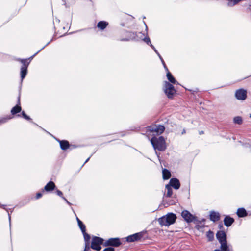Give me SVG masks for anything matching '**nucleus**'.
I'll return each mask as SVG.
<instances>
[{
    "mask_svg": "<svg viewBox=\"0 0 251 251\" xmlns=\"http://www.w3.org/2000/svg\"><path fill=\"white\" fill-rule=\"evenodd\" d=\"M120 244L121 243L118 238H110L104 243L105 246H114L116 247L119 246Z\"/></svg>",
    "mask_w": 251,
    "mask_h": 251,
    "instance_id": "nucleus-11",
    "label": "nucleus"
},
{
    "mask_svg": "<svg viewBox=\"0 0 251 251\" xmlns=\"http://www.w3.org/2000/svg\"><path fill=\"white\" fill-rule=\"evenodd\" d=\"M206 236L209 241H211L214 238V233L211 231H209L206 233Z\"/></svg>",
    "mask_w": 251,
    "mask_h": 251,
    "instance_id": "nucleus-26",
    "label": "nucleus"
},
{
    "mask_svg": "<svg viewBox=\"0 0 251 251\" xmlns=\"http://www.w3.org/2000/svg\"><path fill=\"white\" fill-rule=\"evenodd\" d=\"M42 196V194L41 193H37L36 195L37 199L40 198Z\"/></svg>",
    "mask_w": 251,
    "mask_h": 251,
    "instance_id": "nucleus-33",
    "label": "nucleus"
},
{
    "mask_svg": "<svg viewBox=\"0 0 251 251\" xmlns=\"http://www.w3.org/2000/svg\"><path fill=\"white\" fill-rule=\"evenodd\" d=\"M167 77L170 82L174 84H175L176 82L175 78L169 72L167 74Z\"/></svg>",
    "mask_w": 251,
    "mask_h": 251,
    "instance_id": "nucleus-23",
    "label": "nucleus"
},
{
    "mask_svg": "<svg viewBox=\"0 0 251 251\" xmlns=\"http://www.w3.org/2000/svg\"><path fill=\"white\" fill-rule=\"evenodd\" d=\"M164 92L168 98H171L175 93L176 91L174 87L172 84L166 81L164 84Z\"/></svg>",
    "mask_w": 251,
    "mask_h": 251,
    "instance_id": "nucleus-5",
    "label": "nucleus"
},
{
    "mask_svg": "<svg viewBox=\"0 0 251 251\" xmlns=\"http://www.w3.org/2000/svg\"><path fill=\"white\" fill-rule=\"evenodd\" d=\"M141 235L140 233H136L132 235L129 236L126 238V240L128 242H133L140 239Z\"/></svg>",
    "mask_w": 251,
    "mask_h": 251,
    "instance_id": "nucleus-14",
    "label": "nucleus"
},
{
    "mask_svg": "<svg viewBox=\"0 0 251 251\" xmlns=\"http://www.w3.org/2000/svg\"><path fill=\"white\" fill-rule=\"evenodd\" d=\"M24 63V66L22 67L21 70L22 79H23L26 75L27 67L25 66V63Z\"/></svg>",
    "mask_w": 251,
    "mask_h": 251,
    "instance_id": "nucleus-19",
    "label": "nucleus"
},
{
    "mask_svg": "<svg viewBox=\"0 0 251 251\" xmlns=\"http://www.w3.org/2000/svg\"><path fill=\"white\" fill-rule=\"evenodd\" d=\"M166 188L167 190V196L169 197H171L172 195V190L171 186L169 185H167Z\"/></svg>",
    "mask_w": 251,
    "mask_h": 251,
    "instance_id": "nucleus-25",
    "label": "nucleus"
},
{
    "mask_svg": "<svg viewBox=\"0 0 251 251\" xmlns=\"http://www.w3.org/2000/svg\"><path fill=\"white\" fill-rule=\"evenodd\" d=\"M165 130V127L162 125L151 126L150 127V130L152 132H155L157 134H162Z\"/></svg>",
    "mask_w": 251,
    "mask_h": 251,
    "instance_id": "nucleus-10",
    "label": "nucleus"
},
{
    "mask_svg": "<svg viewBox=\"0 0 251 251\" xmlns=\"http://www.w3.org/2000/svg\"><path fill=\"white\" fill-rule=\"evenodd\" d=\"M62 198H63V199L65 201H66V202H67V203H69V202L67 201V200H66L64 197H62Z\"/></svg>",
    "mask_w": 251,
    "mask_h": 251,
    "instance_id": "nucleus-38",
    "label": "nucleus"
},
{
    "mask_svg": "<svg viewBox=\"0 0 251 251\" xmlns=\"http://www.w3.org/2000/svg\"><path fill=\"white\" fill-rule=\"evenodd\" d=\"M224 224L226 226H230L234 222V219L229 216H226L224 220Z\"/></svg>",
    "mask_w": 251,
    "mask_h": 251,
    "instance_id": "nucleus-15",
    "label": "nucleus"
},
{
    "mask_svg": "<svg viewBox=\"0 0 251 251\" xmlns=\"http://www.w3.org/2000/svg\"><path fill=\"white\" fill-rule=\"evenodd\" d=\"M109 23L105 21H99L97 25V27L101 30H104L108 25Z\"/></svg>",
    "mask_w": 251,
    "mask_h": 251,
    "instance_id": "nucleus-12",
    "label": "nucleus"
},
{
    "mask_svg": "<svg viewBox=\"0 0 251 251\" xmlns=\"http://www.w3.org/2000/svg\"><path fill=\"white\" fill-rule=\"evenodd\" d=\"M233 122L235 124L240 125L242 123V118L240 116H236L233 118Z\"/></svg>",
    "mask_w": 251,
    "mask_h": 251,
    "instance_id": "nucleus-24",
    "label": "nucleus"
},
{
    "mask_svg": "<svg viewBox=\"0 0 251 251\" xmlns=\"http://www.w3.org/2000/svg\"><path fill=\"white\" fill-rule=\"evenodd\" d=\"M131 34V36H134L135 35V32H129Z\"/></svg>",
    "mask_w": 251,
    "mask_h": 251,
    "instance_id": "nucleus-37",
    "label": "nucleus"
},
{
    "mask_svg": "<svg viewBox=\"0 0 251 251\" xmlns=\"http://www.w3.org/2000/svg\"><path fill=\"white\" fill-rule=\"evenodd\" d=\"M21 110V107L19 105V104H18L11 109V112L12 114H15L20 112Z\"/></svg>",
    "mask_w": 251,
    "mask_h": 251,
    "instance_id": "nucleus-22",
    "label": "nucleus"
},
{
    "mask_svg": "<svg viewBox=\"0 0 251 251\" xmlns=\"http://www.w3.org/2000/svg\"><path fill=\"white\" fill-rule=\"evenodd\" d=\"M250 6H251V5H250Z\"/></svg>",
    "mask_w": 251,
    "mask_h": 251,
    "instance_id": "nucleus-45",
    "label": "nucleus"
},
{
    "mask_svg": "<svg viewBox=\"0 0 251 251\" xmlns=\"http://www.w3.org/2000/svg\"><path fill=\"white\" fill-rule=\"evenodd\" d=\"M220 218L219 214L216 212H211L210 214V220L215 222L219 220Z\"/></svg>",
    "mask_w": 251,
    "mask_h": 251,
    "instance_id": "nucleus-16",
    "label": "nucleus"
},
{
    "mask_svg": "<svg viewBox=\"0 0 251 251\" xmlns=\"http://www.w3.org/2000/svg\"><path fill=\"white\" fill-rule=\"evenodd\" d=\"M182 217L187 222H191L195 219V217L191 214L188 211L184 210L181 213Z\"/></svg>",
    "mask_w": 251,
    "mask_h": 251,
    "instance_id": "nucleus-9",
    "label": "nucleus"
},
{
    "mask_svg": "<svg viewBox=\"0 0 251 251\" xmlns=\"http://www.w3.org/2000/svg\"><path fill=\"white\" fill-rule=\"evenodd\" d=\"M143 23H144V25H145V28H146V29H145V30H146V31H148V27H147V25H146V23H145V22H143Z\"/></svg>",
    "mask_w": 251,
    "mask_h": 251,
    "instance_id": "nucleus-36",
    "label": "nucleus"
},
{
    "mask_svg": "<svg viewBox=\"0 0 251 251\" xmlns=\"http://www.w3.org/2000/svg\"><path fill=\"white\" fill-rule=\"evenodd\" d=\"M93 28L94 29V30H95L96 27H94Z\"/></svg>",
    "mask_w": 251,
    "mask_h": 251,
    "instance_id": "nucleus-41",
    "label": "nucleus"
},
{
    "mask_svg": "<svg viewBox=\"0 0 251 251\" xmlns=\"http://www.w3.org/2000/svg\"><path fill=\"white\" fill-rule=\"evenodd\" d=\"M163 178L164 179H168L171 177L170 172L167 169H163L162 171Z\"/></svg>",
    "mask_w": 251,
    "mask_h": 251,
    "instance_id": "nucleus-18",
    "label": "nucleus"
},
{
    "mask_svg": "<svg viewBox=\"0 0 251 251\" xmlns=\"http://www.w3.org/2000/svg\"><path fill=\"white\" fill-rule=\"evenodd\" d=\"M77 222H79V221H80L78 218H76Z\"/></svg>",
    "mask_w": 251,
    "mask_h": 251,
    "instance_id": "nucleus-40",
    "label": "nucleus"
},
{
    "mask_svg": "<svg viewBox=\"0 0 251 251\" xmlns=\"http://www.w3.org/2000/svg\"><path fill=\"white\" fill-rule=\"evenodd\" d=\"M170 186L173 187L176 189H178L180 187V183L176 178H172L170 181Z\"/></svg>",
    "mask_w": 251,
    "mask_h": 251,
    "instance_id": "nucleus-13",
    "label": "nucleus"
},
{
    "mask_svg": "<svg viewBox=\"0 0 251 251\" xmlns=\"http://www.w3.org/2000/svg\"><path fill=\"white\" fill-rule=\"evenodd\" d=\"M122 21L116 26V28L127 31L128 29H132L134 25V17L130 15L124 14L121 16Z\"/></svg>",
    "mask_w": 251,
    "mask_h": 251,
    "instance_id": "nucleus-1",
    "label": "nucleus"
},
{
    "mask_svg": "<svg viewBox=\"0 0 251 251\" xmlns=\"http://www.w3.org/2000/svg\"><path fill=\"white\" fill-rule=\"evenodd\" d=\"M216 237L221 245L226 244V235L223 231H219L216 234Z\"/></svg>",
    "mask_w": 251,
    "mask_h": 251,
    "instance_id": "nucleus-7",
    "label": "nucleus"
},
{
    "mask_svg": "<svg viewBox=\"0 0 251 251\" xmlns=\"http://www.w3.org/2000/svg\"><path fill=\"white\" fill-rule=\"evenodd\" d=\"M55 185L54 183L52 182H49L44 187V189L47 191L52 190L54 189Z\"/></svg>",
    "mask_w": 251,
    "mask_h": 251,
    "instance_id": "nucleus-17",
    "label": "nucleus"
},
{
    "mask_svg": "<svg viewBox=\"0 0 251 251\" xmlns=\"http://www.w3.org/2000/svg\"><path fill=\"white\" fill-rule=\"evenodd\" d=\"M7 119H6V118H3V119H1V120L0 121V122H1V123H4V122H5L7 121Z\"/></svg>",
    "mask_w": 251,
    "mask_h": 251,
    "instance_id": "nucleus-34",
    "label": "nucleus"
},
{
    "mask_svg": "<svg viewBox=\"0 0 251 251\" xmlns=\"http://www.w3.org/2000/svg\"><path fill=\"white\" fill-rule=\"evenodd\" d=\"M83 235H84V239L88 241L89 239H90V236L88 234H87L86 232H85V231H84V232H83Z\"/></svg>",
    "mask_w": 251,
    "mask_h": 251,
    "instance_id": "nucleus-29",
    "label": "nucleus"
},
{
    "mask_svg": "<svg viewBox=\"0 0 251 251\" xmlns=\"http://www.w3.org/2000/svg\"><path fill=\"white\" fill-rule=\"evenodd\" d=\"M89 158H88V159L86 160V162L88 161V160H89Z\"/></svg>",
    "mask_w": 251,
    "mask_h": 251,
    "instance_id": "nucleus-43",
    "label": "nucleus"
},
{
    "mask_svg": "<svg viewBox=\"0 0 251 251\" xmlns=\"http://www.w3.org/2000/svg\"><path fill=\"white\" fill-rule=\"evenodd\" d=\"M22 115H23V117H24L25 119H26V120H29V119H30L29 117V116H28L27 115H26L25 114V113L24 112H22Z\"/></svg>",
    "mask_w": 251,
    "mask_h": 251,
    "instance_id": "nucleus-30",
    "label": "nucleus"
},
{
    "mask_svg": "<svg viewBox=\"0 0 251 251\" xmlns=\"http://www.w3.org/2000/svg\"><path fill=\"white\" fill-rule=\"evenodd\" d=\"M176 218L175 214L169 213L159 218L158 221L160 225L168 226L173 224L175 222Z\"/></svg>",
    "mask_w": 251,
    "mask_h": 251,
    "instance_id": "nucleus-3",
    "label": "nucleus"
},
{
    "mask_svg": "<svg viewBox=\"0 0 251 251\" xmlns=\"http://www.w3.org/2000/svg\"><path fill=\"white\" fill-rule=\"evenodd\" d=\"M90 1L92 2V0H89Z\"/></svg>",
    "mask_w": 251,
    "mask_h": 251,
    "instance_id": "nucleus-44",
    "label": "nucleus"
},
{
    "mask_svg": "<svg viewBox=\"0 0 251 251\" xmlns=\"http://www.w3.org/2000/svg\"><path fill=\"white\" fill-rule=\"evenodd\" d=\"M88 244H87L85 246V249L84 251H88V249H89Z\"/></svg>",
    "mask_w": 251,
    "mask_h": 251,
    "instance_id": "nucleus-35",
    "label": "nucleus"
},
{
    "mask_svg": "<svg viewBox=\"0 0 251 251\" xmlns=\"http://www.w3.org/2000/svg\"><path fill=\"white\" fill-rule=\"evenodd\" d=\"M76 31H77V32H78V31H81V30H77Z\"/></svg>",
    "mask_w": 251,
    "mask_h": 251,
    "instance_id": "nucleus-42",
    "label": "nucleus"
},
{
    "mask_svg": "<svg viewBox=\"0 0 251 251\" xmlns=\"http://www.w3.org/2000/svg\"><path fill=\"white\" fill-rule=\"evenodd\" d=\"M103 251H114V249L112 247H108L105 248Z\"/></svg>",
    "mask_w": 251,
    "mask_h": 251,
    "instance_id": "nucleus-31",
    "label": "nucleus"
},
{
    "mask_svg": "<svg viewBox=\"0 0 251 251\" xmlns=\"http://www.w3.org/2000/svg\"><path fill=\"white\" fill-rule=\"evenodd\" d=\"M60 145L61 148L62 150H66L69 148V144L68 141H60Z\"/></svg>",
    "mask_w": 251,
    "mask_h": 251,
    "instance_id": "nucleus-21",
    "label": "nucleus"
},
{
    "mask_svg": "<svg viewBox=\"0 0 251 251\" xmlns=\"http://www.w3.org/2000/svg\"><path fill=\"white\" fill-rule=\"evenodd\" d=\"M103 242V239L102 238L95 237L93 238L91 248L97 251H100L101 249V244Z\"/></svg>",
    "mask_w": 251,
    "mask_h": 251,
    "instance_id": "nucleus-6",
    "label": "nucleus"
},
{
    "mask_svg": "<svg viewBox=\"0 0 251 251\" xmlns=\"http://www.w3.org/2000/svg\"><path fill=\"white\" fill-rule=\"evenodd\" d=\"M78 224L80 228L81 229L82 232H84V231H85V226L83 224L82 222L81 221H79Z\"/></svg>",
    "mask_w": 251,
    "mask_h": 251,
    "instance_id": "nucleus-28",
    "label": "nucleus"
},
{
    "mask_svg": "<svg viewBox=\"0 0 251 251\" xmlns=\"http://www.w3.org/2000/svg\"><path fill=\"white\" fill-rule=\"evenodd\" d=\"M138 37V39H137V40H144L146 43H147V44H150V46L151 47V48L153 49V50H154V51L157 54V55H158V56L159 57L160 59H161L162 63L164 65H165L164 64V62L163 60V59L162 58L161 56H160V55L159 54V53L158 52V51H157V50L155 49V48H154V47L151 44V42H150V38L148 37H145L143 38V36H144V35L142 34V32H138V35H136ZM166 68V67H165Z\"/></svg>",
    "mask_w": 251,
    "mask_h": 251,
    "instance_id": "nucleus-4",
    "label": "nucleus"
},
{
    "mask_svg": "<svg viewBox=\"0 0 251 251\" xmlns=\"http://www.w3.org/2000/svg\"><path fill=\"white\" fill-rule=\"evenodd\" d=\"M221 249L222 251H231L230 249L227 245V244L221 245Z\"/></svg>",
    "mask_w": 251,
    "mask_h": 251,
    "instance_id": "nucleus-27",
    "label": "nucleus"
},
{
    "mask_svg": "<svg viewBox=\"0 0 251 251\" xmlns=\"http://www.w3.org/2000/svg\"><path fill=\"white\" fill-rule=\"evenodd\" d=\"M151 142L155 150L163 151L166 148L165 139L162 136L159 138L153 137L151 138Z\"/></svg>",
    "mask_w": 251,
    "mask_h": 251,
    "instance_id": "nucleus-2",
    "label": "nucleus"
},
{
    "mask_svg": "<svg viewBox=\"0 0 251 251\" xmlns=\"http://www.w3.org/2000/svg\"><path fill=\"white\" fill-rule=\"evenodd\" d=\"M236 98L239 100H245L247 98V91L241 89L236 91L235 93Z\"/></svg>",
    "mask_w": 251,
    "mask_h": 251,
    "instance_id": "nucleus-8",
    "label": "nucleus"
},
{
    "mask_svg": "<svg viewBox=\"0 0 251 251\" xmlns=\"http://www.w3.org/2000/svg\"><path fill=\"white\" fill-rule=\"evenodd\" d=\"M18 102L19 104H20V97L18 98Z\"/></svg>",
    "mask_w": 251,
    "mask_h": 251,
    "instance_id": "nucleus-39",
    "label": "nucleus"
},
{
    "mask_svg": "<svg viewBox=\"0 0 251 251\" xmlns=\"http://www.w3.org/2000/svg\"><path fill=\"white\" fill-rule=\"evenodd\" d=\"M56 193H57V194L58 195H59V196H62V193L60 191H59V190H57V191H56Z\"/></svg>",
    "mask_w": 251,
    "mask_h": 251,
    "instance_id": "nucleus-32",
    "label": "nucleus"
},
{
    "mask_svg": "<svg viewBox=\"0 0 251 251\" xmlns=\"http://www.w3.org/2000/svg\"><path fill=\"white\" fill-rule=\"evenodd\" d=\"M237 214L239 217H243L246 216L247 213L245 209L239 208L237 210Z\"/></svg>",
    "mask_w": 251,
    "mask_h": 251,
    "instance_id": "nucleus-20",
    "label": "nucleus"
}]
</instances>
